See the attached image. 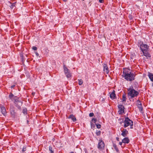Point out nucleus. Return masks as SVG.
Wrapping results in <instances>:
<instances>
[{"instance_id": "obj_21", "label": "nucleus", "mask_w": 153, "mask_h": 153, "mask_svg": "<svg viewBox=\"0 0 153 153\" xmlns=\"http://www.w3.org/2000/svg\"><path fill=\"white\" fill-rule=\"evenodd\" d=\"M49 151L51 152V153H54L53 150H52V148L51 146H49Z\"/></svg>"}, {"instance_id": "obj_24", "label": "nucleus", "mask_w": 153, "mask_h": 153, "mask_svg": "<svg viewBox=\"0 0 153 153\" xmlns=\"http://www.w3.org/2000/svg\"><path fill=\"white\" fill-rule=\"evenodd\" d=\"M27 110L26 108H24L23 110V113L24 114H26L27 113Z\"/></svg>"}, {"instance_id": "obj_30", "label": "nucleus", "mask_w": 153, "mask_h": 153, "mask_svg": "<svg viewBox=\"0 0 153 153\" xmlns=\"http://www.w3.org/2000/svg\"><path fill=\"white\" fill-rule=\"evenodd\" d=\"M14 6H15V4H14V3H13V4H11V6H10V7H11L12 9V8H13V7H14Z\"/></svg>"}, {"instance_id": "obj_20", "label": "nucleus", "mask_w": 153, "mask_h": 153, "mask_svg": "<svg viewBox=\"0 0 153 153\" xmlns=\"http://www.w3.org/2000/svg\"><path fill=\"white\" fill-rule=\"evenodd\" d=\"M122 134H127L128 133V131L125 129H123L122 131Z\"/></svg>"}, {"instance_id": "obj_18", "label": "nucleus", "mask_w": 153, "mask_h": 153, "mask_svg": "<svg viewBox=\"0 0 153 153\" xmlns=\"http://www.w3.org/2000/svg\"><path fill=\"white\" fill-rule=\"evenodd\" d=\"M15 96H14V95L12 94V93H10L9 95V98L11 99L12 100H13V98H14V97Z\"/></svg>"}, {"instance_id": "obj_5", "label": "nucleus", "mask_w": 153, "mask_h": 153, "mask_svg": "<svg viewBox=\"0 0 153 153\" xmlns=\"http://www.w3.org/2000/svg\"><path fill=\"white\" fill-rule=\"evenodd\" d=\"M64 73L68 78H70L71 76V73L68 69L65 66V65L63 66Z\"/></svg>"}, {"instance_id": "obj_32", "label": "nucleus", "mask_w": 153, "mask_h": 153, "mask_svg": "<svg viewBox=\"0 0 153 153\" xmlns=\"http://www.w3.org/2000/svg\"><path fill=\"white\" fill-rule=\"evenodd\" d=\"M101 131H98L97 132H96V134H100Z\"/></svg>"}, {"instance_id": "obj_3", "label": "nucleus", "mask_w": 153, "mask_h": 153, "mask_svg": "<svg viewBox=\"0 0 153 153\" xmlns=\"http://www.w3.org/2000/svg\"><path fill=\"white\" fill-rule=\"evenodd\" d=\"M128 91V95L130 96L131 98L137 97L139 94V92L135 90L132 87L129 88Z\"/></svg>"}, {"instance_id": "obj_6", "label": "nucleus", "mask_w": 153, "mask_h": 153, "mask_svg": "<svg viewBox=\"0 0 153 153\" xmlns=\"http://www.w3.org/2000/svg\"><path fill=\"white\" fill-rule=\"evenodd\" d=\"M119 110L118 113L120 114H124V109L125 108L124 106L122 105H119L118 106Z\"/></svg>"}, {"instance_id": "obj_38", "label": "nucleus", "mask_w": 153, "mask_h": 153, "mask_svg": "<svg viewBox=\"0 0 153 153\" xmlns=\"http://www.w3.org/2000/svg\"><path fill=\"white\" fill-rule=\"evenodd\" d=\"M19 109H20V106H19L18 108Z\"/></svg>"}, {"instance_id": "obj_40", "label": "nucleus", "mask_w": 153, "mask_h": 153, "mask_svg": "<svg viewBox=\"0 0 153 153\" xmlns=\"http://www.w3.org/2000/svg\"><path fill=\"white\" fill-rule=\"evenodd\" d=\"M99 135V134H97V135Z\"/></svg>"}, {"instance_id": "obj_23", "label": "nucleus", "mask_w": 153, "mask_h": 153, "mask_svg": "<svg viewBox=\"0 0 153 153\" xmlns=\"http://www.w3.org/2000/svg\"><path fill=\"white\" fill-rule=\"evenodd\" d=\"M135 56V54L134 53H133V54H131V56H130V57L131 59H134V58Z\"/></svg>"}, {"instance_id": "obj_26", "label": "nucleus", "mask_w": 153, "mask_h": 153, "mask_svg": "<svg viewBox=\"0 0 153 153\" xmlns=\"http://www.w3.org/2000/svg\"><path fill=\"white\" fill-rule=\"evenodd\" d=\"M26 150V147L25 146H24L22 149V152H24Z\"/></svg>"}, {"instance_id": "obj_25", "label": "nucleus", "mask_w": 153, "mask_h": 153, "mask_svg": "<svg viewBox=\"0 0 153 153\" xmlns=\"http://www.w3.org/2000/svg\"><path fill=\"white\" fill-rule=\"evenodd\" d=\"M96 126L98 128H101V125L99 124H96Z\"/></svg>"}, {"instance_id": "obj_41", "label": "nucleus", "mask_w": 153, "mask_h": 153, "mask_svg": "<svg viewBox=\"0 0 153 153\" xmlns=\"http://www.w3.org/2000/svg\"><path fill=\"white\" fill-rule=\"evenodd\" d=\"M82 1H84V0H82Z\"/></svg>"}, {"instance_id": "obj_13", "label": "nucleus", "mask_w": 153, "mask_h": 153, "mask_svg": "<svg viewBox=\"0 0 153 153\" xmlns=\"http://www.w3.org/2000/svg\"><path fill=\"white\" fill-rule=\"evenodd\" d=\"M19 97L16 96H15L13 98V100L14 101V103L16 104L17 103L19 102H21L19 100Z\"/></svg>"}, {"instance_id": "obj_14", "label": "nucleus", "mask_w": 153, "mask_h": 153, "mask_svg": "<svg viewBox=\"0 0 153 153\" xmlns=\"http://www.w3.org/2000/svg\"><path fill=\"white\" fill-rule=\"evenodd\" d=\"M68 119H71L72 121L74 122L76 121L75 117L73 114H71L68 117Z\"/></svg>"}, {"instance_id": "obj_8", "label": "nucleus", "mask_w": 153, "mask_h": 153, "mask_svg": "<svg viewBox=\"0 0 153 153\" xmlns=\"http://www.w3.org/2000/svg\"><path fill=\"white\" fill-rule=\"evenodd\" d=\"M0 108L2 114L4 116H5L7 114V112L5 107L1 105L0 106Z\"/></svg>"}, {"instance_id": "obj_17", "label": "nucleus", "mask_w": 153, "mask_h": 153, "mask_svg": "<svg viewBox=\"0 0 153 153\" xmlns=\"http://www.w3.org/2000/svg\"><path fill=\"white\" fill-rule=\"evenodd\" d=\"M126 95L125 94H124L123 95L122 98V102H126Z\"/></svg>"}, {"instance_id": "obj_1", "label": "nucleus", "mask_w": 153, "mask_h": 153, "mask_svg": "<svg viewBox=\"0 0 153 153\" xmlns=\"http://www.w3.org/2000/svg\"><path fill=\"white\" fill-rule=\"evenodd\" d=\"M135 74L131 72L129 69L126 68L123 69L122 76L126 80L129 81H133L135 79Z\"/></svg>"}, {"instance_id": "obj_28", "label": "nucleus", "mask_w": 153, "mask_h": 153, "mask_svg": "<svg viewBox=\"0 0 153 153\" xmlns=\"http://www.w3.org/2000/svg\"><path fill=\"white\" fill-rule=\"evenodd\" d=\"M94 115V114L93 113H90L89 114V116L90 117H92Z\"/></svg>"}, {"instance_id": "obj_4", "label": "nucleus", "mask_w": 153, "mask_h": 153, "mask_svg": "<svg viewBox=\"0 0 153 153\" xmlns=\"http://www.w3.org/2000/svg\"><path fill=\"white\" fill-rule=\"evenodd\" d=\"M124 125L123 127L124 128L130 126L131 128H133V122L128 117H125L124 121Z\"/></svg>"}, {"instance_id": "obj_16", "label": "nucleus", "mask_w": 153, "mask_h": 153, "mask_svg": "<svg viewBox=\"0 0 153 153\" xmlns=\"http://www.w3.org/2000/svg\"><path fill=\"white\" fill-rule=\"evenodd\" d=\"M148 76L151 81L153 82V74L151 73H148Z\"/></svg>"}, {"instance_id": "obj_19", "label": "nucleus", "mask_w": 153, "mask_h": 153, "mask_svg": "<svg viewBox=\"0 0 153 153\" xmlns=\"http://www.w3.org/2000/svg\"><path fill=\"white\" fill-rule=\"evenodd\" d=\"M113 146L114 147V148L116 150V151L117 152H119V149L117 147V146L115 144H113Z\"/></svg>"}, {"instance_id": "obj_29", "label": "nucleus", "mask_w": 153, "mask_h": 153, "mask_svg": "<svg viewBox=\"0 0 153 153\" xmlns=\"http://www.w3.org/2000/svg\"><path fill=\"white\" fill-rule=\"evenodd\" d=\"M32 49L35 51H36L37 50V48L35 46H33L32 48Z\"/></svg>"}, {"instance_id": "obj_9", "label": "nucleus", "mask_w": 153, "mask_h": 153, "mask_svg": "<svg viewBox=\"0 0 153 153\" xmlns=\"http://www.w3.org/2000/svg\"><path fill=\"white\" fill-rule=\"evenodd\" d=\"M103 71L107 74H108L109 73V71L107 65L106 64H104L103 65Z\"/></svg>"}, {"instance_id": "obj_37", "label": "nucleus", "mask_w": 153, "mask_h": 153, "mask_svg": "<svg viewBox=\"0 0 153 153\" xmlns=\"http://www.w3.org/2000/svg\"><path fill=\"white\" fill-rule=\"evenodd\" d=\"M63 1L64 2H66L67 1V0H63Z\"/></svg>"}, {"instance_id": "obj_2", "label": "nucleus", "mask_w": 153, "mask_h": 153, "mask_svg": "<svg viewBox=\"0 0 153 153\" xmlns=\"http://www.w3.org/2000/svg\"><path fill=\"white\" fill-rule=\"evenodd\" d=\"M140 47L143 56H145L147 59L151 57V55L149 53V46L147 44L142 42L140 45Z\"/></svg>"}, {"instance_id": "obj_12", "label": "nucleus", "mask_w": 153, "mask_h": 153, "mask_svg": "<svg viewBox=\"0 0 153 153\" xmlns=\"http://www.w3.org/2000/svg\"><path fill=\"white\" fill-rule=\"evenodd\" d=\"M110 97L111 99H114L116 98L115 91L114 90H113L111 93L110 94Z\"/></svg>"}, {"instance_id": "obj_10", "label": "nucleus", "mask_w": 153, "mask_h": 153, "mask_svg": "<svg viewBox=\"0 0 153 153\" xmlns=\"http://www.w3.org/2000/svg\"><path fill=\"white\" fill-rule=\"evenodd\" d=\"M137 106L139 109L140 110H142L143 109V108H142V104L141 103L140 101L139 100L137 101Z\"/></svg>"}, {"instance_id": "obj_35", "label": "nucleus", "mask_w": 153, "mask_h": 153, "mask_svg": "<svg viewBox=\"0 0 153 153\" xmlns=\"http://www.w3.org/2000/svg\"><path fill=\"white\" fill-rule=\"evenodd\" d=\"M14 86H15V85H12L11 86V88H13L14 87Z\"/></svg>"}, {"instance_id": "obj_11", "label": "nucleus", "mask_w": 153, "mask_h": 153, "mask_svg": "<svg viewBox=\"0 0 153 153\" xmlns=\"http://www.w3.org/2000/svg\"><path fill=\"white\" fill-rule=\"evenodd\" d=\"M122 142L125 144L128 143L129 142L130 140L128 137H125L122 140Z\"/></svg>"}, {"instance_id": "obj_22", "label": "nucleus", "mask_w": 153, "mask_h": 153, "mask_svg": "<svg viewBox=\"0 0 153 153\" xmlns=\"http://www.w3.org/2000/svg\"><path fill=\"white\" fill-rule=\"evenodd\" d=\"M83 83V81L81 79H79L78 80V84L79 85H82Z\"/></svg>"}, {"instance_id": "obj_36", "label": "nucleus", "mask_w": 153, "mask_h": 153, "mask_svg": "<svg viewBox=\"0 0 153 153\" xmlns=\"http://www.w3.org/2000/svg\"><path fill=\"white\" fill-rule=\"evenodd\" d=\"M122 135H123V137H126V134H122Z\"/></svg>"}, {"instance_id": "obj_31", "label": "nucleus", "mask_w": 153, "mask_h": 153, "mask_svg": "<svg viewBox=\"0 0 153 153\" xmlns=\"http://www.w3.org/2000/svg\"><path fill=\"white\" fill-rule=\"evenodd\" d=\"M99 1L101 3H102L103 2V0H99Z\"/></svg>"}, {"instance_id": "obj_34", "label": "nucleus", "mask_w": 153, "mask_h": 153, "mask_svg": "<svg viewBox=\"0 0 153 153\" xmlns=\"http://www.w3.org/2000/svg\"><path fill=\"white\" fill-rule=\"evenodd\" d=\"M122 143H123L122 142H122H120L119 143V144L121 146L122 145Z\"/></svg>"}, {"instance_id": "obj_15", "label": "nucleus", "mask_w": 153, "mask_h": 153, "mask_svg": "<svg viewBox=\"0 0 153 153\" xmlns=\"http://www.w3.org/2000/svg\"><path fill=\"white\" fill-rule=\"evenodd\" d=\"M14 107H11L10 108V111L11 114L12 115L14 116L15 114V113L14 111Z\"/></svg>"}, {"instance_id": "obj_7", "label": "nucleus", "mask_w": 153, "mask_h": 153, "mask_svg": "<svg viewBox=\"0 0 153 153\" xmlns=\"http://www.w3.org/2000/svg\"><path fill=\"white\" fill-rule=\"evenodd\" d=\"M105 146L104 142L102 140H100L98 144V148L100 149H103Z\"/></svg>"}, {"instance_id": "obj_27", "label": "nucleus", "mask_w": 153, "mask_h": 153, "mask_svg": "<svg viewBox=\"0 0 153 153\" xmlns=\"http://www.w3.org/2000/svg\"><path fill=\"white\" fill-rule=\"evenodd\" d=\"M92 121L93 122L95 123L97 121V119L96 118H93L92 120Z\"/></svg>"}, {"instance_id": "obj_39", "label": "nucleus", "mask_w": 153, "mask_h": 153, "mask_svg": "<svg viewBox=\"0 0 153 153\" xmlns=\"http://www.w3.org/2000/svg\"><path fill=\"white\" fill-rule=\"evenodd\" d=\"M36 55H38V53H36Z\"/></svg>"}, {"instance_id": "obj_33", "label": "nucleus", "mask_w": 153, "mask_h": 153, "mask_svg": "<svg viewBox=\"0 0 153 153\" xmlns=\"http://www.w3.org/2000/svg\"><path fill=\"white\" fill-rule=\"evenodd\" d=\"M116 139L117 141H120L119 138V137H116Z\"/></svg>"}]
</instances>
